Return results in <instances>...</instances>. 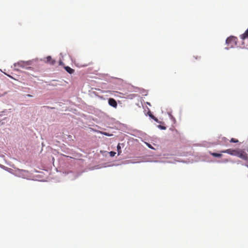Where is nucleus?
<instances>
[{
    "instance_id": "f3484780",
    "label": "nucleus",
    "mask_w": 248,
    "mask_h": 248,
    "mask_svg": "<svg viewBox=\"0 0 248 248\" xmlns=\"http://www.w3.org/2000/svg\"><path fill=\"white\" fill-rule=\"evenodd\" d=\"M150 116L153 119L154 118H155V116L152 115V114H150Z\"/></svg>"
},
{
    "instance_id": "7ed1b4c3",
    "label": "nucleus",
    "mask_w": 248,
    "mask_h": 248,
    "mask_svg": "<svg viewBox=\"0 0 248 248\" xmlns=\"http://www.w3.org/2000/svg\"><path fill=\"white\" fill-rule=\"evenodd\" d=\"M238 151V149L233 150V149H227L225 150H223V151H221V153H227L231 155L237 156Z\"/></svg>"
},
{
    "instance_id": "2eb2a0df",
    "label": "nucleus",
    "mask_w": 248,
    "mask_h": 248,
    "mask_svg": "<svg viewBox=\"0 0 248 248\" xmlns=\"http://www.w3.org/2000/svg\"><path fill=\"white\" fill-rule=\"evenodd\" d=\"M146 144H147L148 147H149L151 149H153V147L150 144L148 143H146Z\"/></svg>"
},
{
    "instance_id": "9d476101",
    "label": "nucleus",
    "mask_w": 248,
    "mask_h": 248,
    "mask_svg": "<svg viewBox=\"0 0 248 248\" xmlns=\"http://www.w3.org/2000/svg\"><path fill=\"white\" fill-rule=\"evenodd\" d=\"M117 150H118V155H120V154L121 153V147H120V145L119 144L117 145Z\"/></svg>"
},
{
    "instance_id": "39448f33",
    "label": "nucleus",
    "mask_w": 248,
    "mask_h": 248,
    "mask_svg": "<svg viewBox=\"0 0 248 248\" xmlns=\"http://www.w3.org/2000/svg\"><path fill=\"white\" fill-rule=\"evenodd\" d=\"M46 62L47 63H49V64H50L51 65H53L55 63V61L52 59L51 56H47L46 58Z\"/></svg>"
},
{
    "instance_id": "423d86ee",
    "label": "nucleus",
    "mask_w": 248,
    "mask_h": 248,
    "mask_svg": "<svg viewBox=\"0 0 248 248\" xmlns=\"http://www.w3.org/2000/svg\"><path fill=\"white\" fill-rule=\"evenodd\" d=\"M240 37L242 40H245L248 38V28L245 31V32L240 36Z\"/></svg>"
},
{
    "instance_id": "dca6fc26",
    "label": "nucleus",
    "mask_w": 248,
    "mask_h": 248,
    "mask_svg": "<svg viewBox=\"0 0 248 248\" xmlns=\"http://www.w3.org/2000/svg\"><path fill=\"white\" fill-rule=\"evenodd\" d=\"M153 119H154L155 121H156V122H158V120H157V119L156 117H155V118H153Z\"/></svg>"
},
{
    "instance_id": "f257e3e1",
    "label": "nucleus",
    "mask_w": 248,
    "mask_h": 248,
    "mask_svg": "<svg viewBox=\"0 0 248 248\" xmlns=\"http://www.w3.org/2000/svg\"><path fill=\"white\" fill-rule=\"evenodd\" d=\"M237 38L234 36H231L228 37L226 40V43L228 45L229 47H233L236 45Z\"/></svg>"
},
{
    "instance_id": "f03ea898",
    "label": "nucleus",
    "mask_w": 248,
    "mask_h": 248,
    "mask_svg": "<svg viewBox=\"0 0 248 248\" xmlns=\"http://www.w3.org/2000/svg\"><path fill=\"white\" fill-rule=\"evenodd\" d=\"M237 156L245 160H248V156L247 154L242 150L238 149Z\"/></svg>"
},
{
    "instance_id": "ddd939ff",
    "label": "nucleus",
    "mask_w": 248,
    "mask_h": 248,
    "mask_svg": "<svg viewBox=\"0 0 248 248\" xmlns=\"http://www.w3.org/2000/svg\"><path fill=\"white\" fill-rule=\"evenodd\" d=\"M101 133L104 135H106V136H110V134H109L108 133H106V132H101Z\"/></svg>"
},
{
    "instance_id": "4468645a",
    "label": "nucleus",
    "mask_w": 248,
    "mask_h": 248,
    "mask_svg": "<svg viewBox=\"0 0 248 248\" xmlns=\"http://www.w3.org/2000/svg\"><path fill=\"white\" fill-rule=\"evenodd\" d=\"M158 127L161 129H166V127L165 126L162 125H159Z\"/></svg>"
},
{
    "instance_id": "0eeeda50",
    "label": "nucleus",
    "mask_w": 248,
    "mask_h": 248,
    "mask_svg": "<svg viewBox=\"0 0 248 248\" xmlns=\"http://www.w3.org/2000/svg\"><path fill=\"white\" fill-rule=\"evenodd\" d=\"M65 70L69 74H72L74 73V70L69 66L64 67Z\"/></svg>"
},
{
    "instance_id": "9b49d317",
    "label": "nucleus",
    "mask_w": 248,
    "mask_h": 248,
    "mask_svg": "<svg viewBox=\"0 0 248 248\" xmlns=\"http://www.w3.org/2000/svg\"><path fill=\"white\" fill-rule=\"evenodd\" d=\"M116 154V153L113 151H111L109 152L110 156L111 157L114 156Z\"/></svg>"
},
{
    "instance_id": "20e7f679",
    "label": "nucleus",
    "mask_w": 248,
    "mask_h": 248,
    "mask_svg": "<svg viewBox=\"0 0 248 248\" xmlns=\"http://www.w3.org/2000/svg\"><path fill=\"white\" fill-rule=\"evenodd\" d=\"M108 104L113 107V108H116L117 107V103L116 100L112 98H110L108 100Z\"/></svg>"
},
{
    "instance_id": "a211bd4d",
    "label": "nucleus",
    "mask_w": 248,
    "mask_h": 248,
    "mask_svg": "<svg viewBox=\"0 0 248 248\" xmlns=\"http://www.w3.org/2000/svg\"><path fill=\"white\" fill-rule=\"evenodd\" d=\"M27 96H30V97L31 96V95H30V94H27Z\"/></svg>"
},
{
    "instance_id": "1a4fd4ad",
    "label": "nucleus",
    "mask_w": 248,
    "mask_h": 248,
    "mask_svg": "<svg viewBox=\"0 0 248 248\" xmlns=\"http://www.w3.org/2000/svg\"><path fill=\"white\" fill-rule=\"evenodd\" d=\"M230 142L233 143H237L238 142V140L232 138L231 140H230Z\"/></svg>"
},
{
    "instance_id": "6e6552de",
    "label": "nucleus",
    "mask_w": 248,
    "mask_h": 248,
    "mask_svg": "<svg viewBox=\"0 0 248 248\" xmlns=\"http://www.w3.org/2000/svg\"><path fill=\"white\" fill-rule=\"evenodd\" d=\"M209 153L211 155H212V156H213L214 157H221L222 156L221 154L212 153L211 152H210Z\"/></svg>"
},
{
    "instance_id": "f8f14e48",
    "label": "nucleus",
    "mask_w": 248,
    "mask_h": 248,
    "mask_svg": "<svg viewBox=\"0 0 248 248\" xmlns=\"http://www.w3.org/2000/svg\"><path fill=\"white\" fill-rule=\"evenodd\" d=\"M24 63H25V62H18V63H17V64L18 65H19L20 66H21V67H22V66H23V65H24Z\"/></svg>"
},
{
    "instance_id": "6ab92c4d",
    "label": "nucleus",
    "mask_w": 248,
    "mask_h": 248,
    "mask_svg": "<svg viewBox=\"0 0 248 248\" xmlns=\"http://www.w3.org/2000/svg\"><path fill=\"white\" fill-rule=\"evenodd\" d=\"M62 63V62L61 61L60 62V64H61Z\"/></svg>"
}]
</instances>
